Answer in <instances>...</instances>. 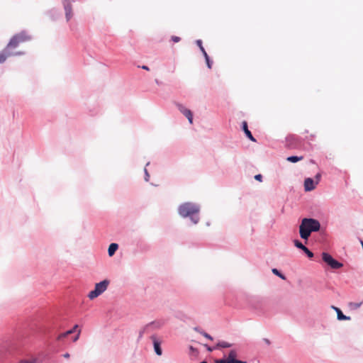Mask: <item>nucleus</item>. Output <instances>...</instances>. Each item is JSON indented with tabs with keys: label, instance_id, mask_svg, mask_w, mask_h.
<instances>
[{
	"label": "nucleus",
	"instance_id": "nucleus-1",
	"mask_svg": "<svg viewBox=\"0 0 363 363\" xmlns=\"http://www.w3.org/2000/svg\"><path fill=\"white\" fill-rule=\"evenodd\" d=\"M320 223L313 218H303L299 226V233L301 238L307 240L312 232L318 231Z\"/></svg>",
	"mask_w": 363,
	"mask_h": 363
},
{
	"label": "nucleus",
	"instance_id": "nucleus-2",
	"mask_svg": "<svg viewBox=\"0 0 363 363\" xmlns=\"http://www.w3.org/2000/svg\"><path fill=\"white\" fill-rule=\"evenodd\" d=\"M199 206L195 203L186 202L184 203H182L179 206L178 211L181 216L186 218V217H191V220L194 223H197L199 220V218L196 217L195 219L193 216L195 214L199 213Z\"/></svg>",
	"mask_w": 363,
	"mask_h": 363
},
{
	"label": "nucleus",
	"instance_id": "nucleus-3",
	"mask_svg": "<svg viewBox=\"0 0 363 363\" xmlns=\"http://www.w3.org/2000/svg\"><path fill=\"white\" fill-rule=\"evenodd\" d=\"M30 40V37L25 32L19 33L11 38L9 43L6 46V51H11V50L16 48L19 44L28 41Z\"/></svg>",
	"mask_w": 363,
	"mask_h": 363
},
{
	"label": "nucleus",
	"instance_id": "nucleus-4",
	"mask_svg": "<svg viewBox=\"0 0 363 363\" xmlns=\"http://www.w3.org/2000/svg\"><path fill=\"white\" fill-rule=\"evenodd\" d=\"M109 281L108 280H104L99 283H97L95 285V289L93 291H91L89 293L88 297L90 299H94L96 297H98L99 295H101L103 292H104L108 286Z\"/></svg>",
	"mask_w": 363,
	"mask_h": 363
},
{
	"label": "nucleus",
	"instance_id": "nucleus-5",
	"mask_svg": "<svg viewBox=\"0 0 363 363\" xmlns=\"http://www.w3.org/2000/svg\"><path fill=\"white\" fill-rule=\"evenodd\" d=\"M238 352L235 350L229 352L228 356H225L222 359H216L215 363H246V362L237 359Z\"/></svg>",
	"mask_w": 363,
	"mask_h": 363
},
{
	"label": "nucleus",
	"instance_id": "nucleus-6",
	"mask_svg": "<svg viewBox=\"0 0 363 363\" xmlns=\"http://www.w3.org/2000/svg\"><path fill=\"white\" fill-rule=\"evenodd\" d=\"M323 260L327 263L332 269H339L342 267V264L337 262L328 253L323 252L322 254Z\"/></svg>",
	"mask_w": 363,
	"mask_h": 363
},
{
	"label": "nucleus",
	"instance_id": "nucleus-7",
	"mask_svg": "<svg viewBox=\"0 0 363 363\" xmlns=\"http://www.w3.org/2000/svg\"><path fill=\"white\" fill-rule=\"evenodd\" d=\"M320 174L315 176V182L311 178H307L304 181V188L306 191H312L315 188L316 184L319 182Z\"/></svg>",
	"mask_w": 363,
	"mask_h": 363
},
{
	"label": "nucleus",
	"instance_id": "nucleus-8",
	"mask_svg": "<svg viewBox=\"0 0 363 363\" xmlns=\"http://www.w3.org/2000/svg\"><path fill=\"white\" fill-rule=\"evenodd\" d=\"M63 6L65 11L67 21H69L73 16L72 4L69 0H64Z\"/></svg>",
	"mask_w": 363,
	"mask_h": 363
},
{
	"label": "nucleus",
	"instance_id": "nucleus-9",
	"mask_svg": "<svg viewBox=\"0 0 363 363\" xmlns=\"http://www.w3.org/2000/svg\"><path fill=\"white\" fill-rule=\"evenodd\" d=\"M177 107L180 112L182 113L188 118L189 123L191 124L193 123V115L191 111L189 109L185 108L182 104H178Z\"/></svg>",
	"mask_w": 363,
	"mask_h": 363
},
{
	"label": "nucleus",
	"instance_id": "nucleus-10",
	"mask_svg": "<svg viewBox=\"0 0 363 363\" xmlns=\"http://www.w3.org/2000/svg\"><path fill=\"white\" fill-rule=\"evenodd\" d=\"M242 129L247 137L252 141L255 142V138L252 136L251 132L248 130L247 123L246 121L242 122Z\"/></svg>",
	"mask_w": 363,
	"mask_h": 363
},
{
	"label": "nucleus",
	"instance_id": "nucleus-11",
	"mask_svg": "<svg viewBox=\"0 0 363 363\" xmlns=\"http://www.w3.org/2000/svg\"><path fill=\"white\" fill-rule=\"evenodd\" d=\"M14 55L11 51H6V48H5L2 52L0 53V64L3 63L8 57Z\"/></svg>",
	"mask_w": 363,
	"mask_h": 363
},
{
	"label": "nucleus",
	"instance_id": "nucleus-12",
	"mask_svg": "<svg viewBox=\"0 0 363 363\" xmlns=\"http://www.w3.org/2000/svg\"><path fill=\"white\" fill-rule=\"evenodd\" d=\"M286 141L288 147L292 148L294 147V143H296V138L294 135H290L286 137Z\"/></svg>",
	"mask_w": 363,
	"mask_h": 363
},
{
	"label": "nucleus",
	"instance_id": "nucleus-13",
	"mask_svg": "<svg viewBox=\"0 0 363 363\" xmlns=\"http://www.w3.org/2000/svg\"><path fill=\"white\" fill-rule=\"evenodd\" d=\"M152 339L153 340V345H154V349L157 355H161L162 352V349L160 347V344L157 340H156V337H152Z\"/></svg>",
	"mask_w": 363,
	"mask_h": 363
},
{
	"label": "nucleus",
	"instance_id": "nucleus-14",
	"mask_svg": "<svg viewBox=\"0 0 363 363\" xmlns=\"http://www.w3.org/2000/svg\"><path fill=\"white\" fill-rule=\"evenodd\" d=\"M118 245L116 244V243H111L109 247H108V255L110 257H112L116 251L118 250Z\"/></svg>",
	"mask_w": 363,
	"mask_h": 363
},
{
	"label": "nucleus",
	"instance_id": "nucleus-15",
	"mask_svg": "<svg viewBox=\"0 0 363 363\" xmlns=\"http://www.w3.org/2000/svg\"><path fill=\"white\" fill-rule=\"evenodd\" d=\"M230 347H231V344L225 341H221L217 343V345L215 346V348H228Z\"/></svg>",
	"mask_w": 363,
	"mask_h": 363
},
{
	"label": "nucleus",
	"instance_id": "nucleus-16",
	"mask_svg": "<svg viewBox=\"0 0 363 363\" xmlns=\"http://www.w3.org/2000/svg\"><path fill=\"white\" fill-rule=\"evenodd\" d=\"M303 159V156L298 157V156H290L286 158V160L290 162H297L298 161H301Z\"/></svg>",
	"mask_w": 363,
	"mask_h": 363
},
{
	"label": "nucleus",
	"instance_id": "nucleus-17",
	"mask_svg": "<svg viewBox=\"0 0 363 363\" xmlns=\"http://www.w3.org/2000/svg\"><path fill=\"white\" fill-rule=\"evenodd\" d=\"M337 319L340 320H346L350 319V317L345 315L341 311V310H338V313L337 314Z\"/></svg>",
	"mask_w": 363,
	"mask_h": 363
},
{
	"label": "nucleus",
	"instance_id": "nucleus-18",
	"mask_svg": "<svg viewBox=\"0 0 363 363\" xmlns=\"http://www.w3.org/2000/svg\"><path fill=\"white\" fill-rule=\"evenodd\" d=\"M72 333H73V330H67L65 333H61V334H60L58 335L57 340H63L64 338L67 337L68 335H69Z\"/></svg>",
	"mask_w": 363,
	"mask_h": 363
},
{
	"label": "nucleus",
	"instance_id": "nucleus-19",
	"mask_svg": "<svg viewBox=\"0 0 363 363\" xmlns=\"http://www.w3.org/2000/svg\"><path fill=\"white\" fill-rule=\"evenodd\" d=\"M294 245L296 247L301 249L302 250L306 247L300 241L294 240Z\"/></svg>",
	"mask_w": 363,
	"mask_h": 363
},
{
	"label": "nucleus",
	"instance_id": "nucleus-20",
	"mask_svg": "<svg viewBox=\"0 0 363 363\" xmlns=\"http://www.w3.org/2000/svg\"><path fill=\"white\" fill-rule=\"evenodd\" d=\"M272 272H273V274H276V275L279 276V277L280 278H281L282 279H286V277H285L282 274H281V273L279 272V270H278V269H272Z\"/></svg>",
	"mask_w": 363,
	"mask_h": 363
},
{
	"label": "nucleus",
	"instance_id": "nucleus-21",
	"mask_svg": "<svg viewBox=\"0 0 363 363\" xmlns=\"http://www.w3.org/2000/svg\"><path fill=\"white\" fill-rule=\"evenodd\" d=\"M303 251L307 255V256L310 258L313 257V253L310 251L306 247L303 250Z\"/></svg>",
	"mask_w": 363,
	"mask_h": 363
},
{
	"label": "nucleus",
	"instance_id": "nucleus-22",
	"mask_svg": "<svg viewBox=\"0 0 363 363\" xmlns=\"http://www.w3.org/2000/svg\"><path fill=\"white\" fill-rule=\"evenodd\" d=\"M362 303H350V306L352 308H358L361 306Z\"/></svg>",
	"mask_w": 363,
	"mask_h": 363
},
{
	"label": "nucleus",
	"instance_id": "nucleus-23",
	"mask_svg": "<svg viewBox=\"0 0 363 363\" xmlns=\"http://www.w3.org/2000/svg\"><path fill=\"white\" fill-rule=\"evenodd\" d=\"M201 334L202 335H203L205 337H206L207 339H208L210 340H213V337L207 333L203 331V332H201Z\"/></svg>",
	"mask_w": 363,
	"mask_h": 363
},
{
	"label": "nucleus",
	"instance_id": "nucleus-24",
	"mask_svg": "<svg viewBox=\"0 0 363 363\" xmlns=\"http://www.w3.org/2000/svg\"><path fill=\"white\" fill-rule=\"evenodd\" d=\"M150 325H147L145 327H144L140 331V337H141L143 335V333H145V330L147 329V328L149 327Z\"/></svg>",
	"mask_w": 363,
	"mask_h": 363
},
{
	"label": "nucleus",
	"instance_id": "nucleus-25",
	"mask_svg": "<svg viewBox=\"0 0 363 363\" xmlns=\"http://www.w3.org/2000/svg\"><path fill=\"white\" fill-rule=\"evenodd\" d=\"M255 179L257 181L262 182V176L261 174H257L255 176Z\"/></svg>",
	"mask_w": 363,
	"mask_h": 363
},
{
	"label": "nucleus",
	"instance_id": "nucleus-26",
	"mask_svg": "<svg viewBox=\"0 0 363 363\" xmlns=\"http://www.w3.org/2000/svg\"><path fill=\"white\" fill-rule=\"evenodd\" d=\"M206 348V350L208 351V352H212L213 350H216L217 348H215V346L213 347H209L207 345H204Z\"/></svg>",
	"mask_w": 363,
	"mask_h": 363
},
{
	"label": "nucleus",
	"instance_id": "nucleus-27",
	"mask_svg": "<svg viewBox=\"0 0 363 363\" xmlns=\"http://www.w3.org/2000/svg\"><path fill=\"white\" fill-rule=\"evenodd\" d=\"M172 40L174 43H178L180 40V38L177 36H172Z\"/></svg>",
	"mask_w": 363,
	"mask_h": 363
},
{
	"label": "nucleus",
	"instance_id": "nucleus-28",
	"mask_svg": "<svg viewBox=\"0 0 363 363\" xmlns=\"http://www.w3.org/2000/svg\"><path fill=\"white\" fill-rule=\"evenodd\" d=\"M201 52H203L206 60L209 59L208 55H207V53L203 48H201Z\"/></svg>",
	"mask_w": 363,
	"mask_h": 363
},
{
	"label": "nucleus",
	"instance_id": "nucleus-29",
	"mask_svg": "<svg viewBox=\"0 0 363 363\" xmlns=\"http://www.w3.org/2000/svg\"><path fill=\"white\" fill-rule=\"evenodd\" d=\"M201 52H203L206 60L209 59L208 55H207V53L203 48H201Z\"/></svg>",
	"mask_w": 363,
	"mask_h": 363
},
{
	"label": "nucleus",
	"instance_id": "nucleus-30",
	"mask_svg": "<svg viewBox=\"0 0 363 363\" xmlns=\"http://www.w3.org/2000/svg\"><path fill=\"white\" fill-rule=\"evenodd\" d=\"M197 44H198V45L199 46V48H200L201 50V48H203V47L202 46V42H201V40H197Z\"/></svg>",
	"mask_w": 363,
	"mask_h": 363
},
{
	"label": "nucleus",
	"instance_id": "nucleus-31",
	"mask_svg": "<svg viewBox=\"0 0 363 363\" xmlns=\"http://www.w3.org/2000/svg\"><path fill=\"white\" fill-rule=\"evenodd\" d=\"M206 63H207V65H208V68L211 69V62H210V60L208 59V60H206Z\"/></svg>",
	"mask_w": 363,
	"mask_h": 363
},
{
	"label": "nucleus",
	"instance_id": "nucleus-32",
	"mask_svg": "<svg viewBox=\"0 0 363 363\" xmlns=\"http://www.w3.org/2000/svg\"><path fill=\"white\" fill-rule=\"evenodd\" d=\"M79 333H80V330L79 331L76 337H74V341H77L79 337Z\"/></svg>",
	"mask_w": 363,
	"mask_h": 363
},
{
	"label": "nucleus",
	"instance_id": "nucleus-33",
	"mask_svg": "<svg viewBox=\"0 0 363 363\" xmlns=\"http://www.w3.org/2000/svg\"><path fill=\"white\" fill-rule=\"evenodd\" d=\"M63 357L65 358H69V353H65V354H63Z\"/></svg>",
	"mask_w": 363,
	"mask_h": 363
},
{
	"label": "nucleus",
	"instance_id": "nucleus-34",
	"mask_svg": "<svg viewBox=\"0 0 363 363\" xmlns=\"http://www.w3.org/2000/svg\"><path fill=\"white\" fill-rule=\"evenodd\" d=\"M78 328V325H75L74 326V328L71 330H73V333L75 331V330Z\"/></svg>",
	"mask_w": 363,
	"mask_h": 363
},
{
	"label": "nucleus",
	"instance_id": "nucleus-35",
	"mask_svg": "<svg viewBox=\"0 0 363 363\" xmlns=\"http://www.w3.org/2000/svg\"><path fill=\"white\" fill-rule=\"evenodd\" d=\"M142 68H143V69L149 70L148 67H147V66H145V65L143 66V67H142Z\"/></svg>",
	"mask_w": 363,
	"mask_h": 363
},
{
	"label": "nucleus",
	"instance_id": "nucleus-36",
	"mask_svg": "<svg viewBox=\"0 0 363 363\" xmlns=\"http://www.w3.org/2000/svg\"><path fill=\"white\" fill-rule=\"evenodd\" d=\"M333 308L335 310V311L337 312V314L338 313V310H340V308H337V307H333Z\"/></svg>",
	"mask_w": 363,
	"mask_h": 363
},
{
	"label": "nucleus",
	"instance_id": "nucleus-37",
	"mask_svg": "<svg viewBox=\"0 0 363 363\" xmlns=\"http://www.w3.org/2000/svg\"><path fill=\"white\" fill-rule=\"evenodd\" d=\"M22 54H23V52H19L16 53L15 55H22Z\"/></svg>",
	"mask_w": 363,
	"mask_h": 363
},
{
	"label": "nucleus",
	"instance_id": "nucleus-38",
	"mask_svg": "<svg viewBox=\"0 0 363 363\" xmlns=\"http://www.w3.org/2000/svg\"><path fill=\"white\" fill-rule=\"evenodd\" d=\"M200 363H208V362H206L203 361V362H200Z\"/></svg>",
	"mask_w": 363,
	"mask_h": 363
}]
</instances>
